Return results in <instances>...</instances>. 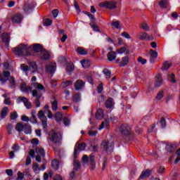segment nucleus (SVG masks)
<instances>
[{"label": "nucleus", "instance_id": "nucleus-1", "mask_svg": "<svg viewBox=\"0 0 180 180\" xmlns=\"http://www.w3.org/2000/svg\"><path fill=\"white\" fill-rule=\"evenodd\" d=\"M31 47H27V45L21 44L18 47L12 49V51L15 56H24L25 57H29L33 56L32 52H30Z\"/></svg>", "mask_w": 180, "mask_h": 180}, {"label": "nucleus", "instance_id": "nucleus-2", "mask_svg": "<svg viewBox=\"0 0 180 180\" xmlns=\"http://www.w3.org/2000/svg\"><path fill=\"white\" fill-rule=\"evenodd\" d=\"M48 137L50 141H52L55 144H58L63 140V136L60 132H56L54 129H51L49 131Z\"/></svg>", "mask_w": 180, "mask_h": 180}, {"label": "nucleus", "instance_id": "nucleus-3", "mask_svg": "<svg viewBox=\"0 0 180 180\" xmlns=\"http://www.w3.org/2000/svg\"><path fill=\"white\" fill-rule=\"evenodd\" d=\"M15 129L17 131H18V133L24 131L25 134H32V125L30 124H23L22 123L18 122Z\"/></svg>", "mask_w": 180, "mask_h": 180}, {"label": "nucleus", "instance_id": "nucleus-4", "mask_svg": "<svg viewBox=\"0 0 180 180\" xmlns=\"http://www.w3.org/2000/svg\"><path fill=\"white\" fill-rule=\"evenodd\" d=\"M82 161L83 164H88V162H89L92 171L96 168V163L95 162V155L94 154H91L89 157H88L86 155H83L82 158Z\"/></svg>", "mask_w": 180, "mask_h": 180}, {"label": "nucleus", "instance_id": "nucleus-5", "mask_svg": "<svg viewBox=\"0 0 180 180\" xmlns=\"http://www.w3.org/2000/svg\"><path fill=\"white\" fill-rule=\"evenodd\" d=\"M101 148H103L107 154H112L115 148V143L109 141H103L101 143Z\"/></svg>", "mask_w": 180, "mask_h": 180}, {"label": "nucleus", "instance_id": "nucleus-6", "mask_svg": "<svg viewBox=\"0 0 180 180\" xmlns=\"http://www.w3.org/2000/svg\"><path fill=\"white\" fill-rule=\"evenodd\" d=\"M99 6L100 8H105L106 9H109L110 11H113V9H116V8H117V3L113 1H105L104 2L100 3Z\"/></svg>", "mask_w": 180, "mask_h": 180}, {"label": "nucleus", "instance_id": "nucleus-7", "mask_svg": "<svg viewBox=\"0 0 180 180\" xmlns=\"http://www.w3.org/2000/svg\"><path fill=\"white\" fill-rule=\"evenodd\" d=\"M120 131L122 136H130L131 134V128L129 127L127 124H122L120 127Z\"/></svg>", "mask_w": 180, "mask_h": 180}, {"label": "nucleus", "instance_id": "nucleus-8", "mask_svg": "<svg viewBox=\"0 0 180 180\" xmlns=\"http://www.w3.org/2000/svg\"><path fill=\"white\" fill-rule=\"evenodd\" d=\"M11 77V72L9 71H4L3 74L0 72V82H1V85H5L6 82L9 80V77Z\"/></svg>", "mask_w": 180, "mask_h": 180}, {"label": "nucleus", "instance_id": "nucleus-9", "mask_svg": "<svg viewBox=\"0 0 180 180\" xmlns=\"http://www.w3.org/2000/svg\"><path fill=\"white\" fill-rule=\"evenodd\" d=\"M32 96L36 98V99L34 101L35 106L37 108H40V105H41L40 99H41V96H43V95L41 94H39L37 90H33L32 91Z\"/></svg>", "mask_w": 180, "mask_h": 180}, {"label": "nucleus", "instance_id": "nucleus-10", "mask_svg": "<svg viewBox=\"0 0 180 180\" xmlns=\"http://www.w3.org/2000/svg\"><path fill=\"white\" fill-rule=\"evenodd\" d=\"M40 58L44 61H49L51 58V53L46 50V49H44L40 53Z\"/></svg>", "mask_w": 180, "mask_h": 180}, {"label": "nucleus", "instance_id": "nucleus-11", "mask_svg": "<svg viewBox=\"0 0 180 180\" xmlns=\"http://www.w3.org/2000/svg\"><path fill=\"white\" fill-rule=\"evenodd\" d=\"M153 171H154V169H146L145 170H143L139 177V179H146V178H150L151 174L153 173Z\"/></svg>", "mask_w": 180, "mask_h": 180}, {"label": "nucleus", "instance_id": "nucleus-12", "mask_svg": "<svg viewBox=\"0 0 180 180\" xmlns=\"http://www.w3.org/2000/svg\"><path fill=\"white\" fill-rule=\"evenodd\" d=\"M1 41L5 44L6 47H9V41H11V35L8 32H4L1 36Z\"/></svg>", "mask_w": 180, "mask_h": 180}, {"label": "nucleus", "instance_id": "nucleus-13", "mask_svg": "<svg viewBox=\"0 0 180 180\" xmlns=\"http://www.w3.org/2000/svg\"><path fill=\"white\" fill-rule=\"evenodd\" d=\"M23 15L21 13H15L11 18L12 23H22Z\"/></svg>", "mask_w": 180, "mask_h": 180}, {"label": "nucleus", "instance_id": "nucleus-14", "mask_svg": "<svg viewBox=\"0 0 180 180\" xmlns=\"http://www.w3.org/2000/svg\"><path fill=\"white\" fill-rule=\"evenodd\" d=\"M57 65L56 63H49L46 68V71L48 74L52 75L56 72Z\"/></svg>", "mask_w": 180, "mask_h": 180}, {"label": "nucleus", "instance_id": "nucleus-15", "mask_svg": "<svg viewBox=\"0 0 180 180\" xmlns=\"http://www.w3.org/2000/svg\"><path fill=\"white\" fill-rule=\"evenodd\" d=\"M139 40L144 41V40H154V37L153 35H149L147 32H143L139 36Z\"/></svg>", "mask_w": 180, "mask_h": 180}, {"label": "nucleus", "instance_id": "nucleus-16", "mask_svg": "<svg viewBox=\"0 0 180 180\" xmlns=\"http://www.w3.org/2000/svg\"><path fill=\"white\" fill-rule=\"evenodd\" d=\"M75 91H81L85 86V82L82 79H77L74 84Z\"/></svg>", "mask_w": 180, "mask_h": 180}, {"label": "nucleus", "instance_id": "nucleus-17", "mask_svg": "<svg viewBox=\"0 0 180 180\" xmlns=\"http://www.w3.org/2000/svg\"><path fill=\"white\" fill-rule=\"evenodd\" d=\"M33 8H34V5H33V4L25 3L22 6V10L25 13H30V12L33 11Z\"/></svg>", "mask_w": 180, "mask_h": 180}, {"label": "nucleus", "instance_id": "nucleus-18", "mask_svg": "<svg viewBox=\"0 0 180 180\" xmlns=\"http://www.w3.org/2000/svg\"><path fill=\"white\" fill-rule=\"evenodd\" d=\"M18 100L20 101V102H23L25 106L27 108V109H32V103L29 101V99L26 97H19Z\"/></svg>", "mask_w": 180, "mask_h": 180}, {"label": "nucleus", "instance_id": "nucleus-19", "mask_svg": "<svg viewBox=\"0 0 180 180\" xmlns=\"http://www.w3.org/2000/svg\"><path fill=\"white\" fill-rule=\"evenodd\" d=\"M164 82V80L162 79V77L161 76V75H158L155 77V88H160V86H161V85H162V82Z\"/></svg>", "mask_w": 180, "mask_h": 180}, {"label": "nucleus", "instance_id": "nucleus-20", "mask_svg": "<svg viewBox=\"0 0 180 180\" xmlns=\"http://www.w3.org/2000/svg\"><path fill=\"white\" fill-rule=\"evenodd\" d=\"M32 46L34 53H41L44 49H43V45L41 44H34Z\"/></svg>", "mask_w": 180, "mask_h": 180}, {"label": "nucleus", "instance_id": "nucleus-21", "mask_svg": "<svg viewBox=\"0 0 180 180\" xmlns=\"http://www.w3.org/2000/svg\"><path fill=\"white\" fill-rule=\"evenodd\" d=\"M8 113H9V108L4 107L1 110V112L0 114V120H2L3 119H6V116H8Z\"/></svg>", "mask_w": 180, "mask_h": 180}, {"label": "nucleus", "instance_id": "nucleus-22", "mask_svg": "<svg viewBox=\"0 0 180 180\" xmlns=\"http://www.w3.org/2000/svg\"><path fill=\"white\" fill-rule=\"evenodd\" d=\"M158 5L161 9H167L168 6H169V1L167 0H160L158 2Z\"/></svg>", "mask_w": 180, "mask_h": 180}, {"label": "nucleus", "instance_id": "nucleus-23", "mask_svg": "<svg viewBox=\"0 0 180 180\" xmlns=\"http://www.w3.org/2000/svg\"><path fill=\"white\" fill-rule=\"evenodd\" d=\"M105 106L107 109H112L113 108V99L112 97H109L105 103Z\"/></svg>", "mask_w": 180, "mask_h": 180}, {"label": "nucleus", "instance_id": "nucleus-24", "mask_svg": "<svg viewBox=\"0 0 180 180\" xmlns=\"http://www.w3.org/2000/svg\"><path fill=\"white\" fill-rule=\"evenodd\" d=\"M81 101V93L79 92H76L75 94L72 96V102L74 103H78Z\"/></svg>", "mask_w": 180, "mask_h": 180}, {"label": "nucleus", "instance_id": "nucleus-25", "mask_svg": "<svg viewBox=\"0 0 180 180\" xmlns=\"http://www.w3.org/2000/svg\"><path fill=\"white\" fill-rule=\"evenodd\" d=\"M76 53L79 56H86V54H88V51L81 46L77 48Z\"/></svg>", "mask_w": 180, "mask_h": 180}, {"label": "nucleus", "instance_id": "nucleus-26", "mask_svg": "<svg viewBox=\"0 0 180 180\" xmlns=\"http://www.w3.org/2000/svg\"><path fill=\"white\" fill-rule=\"evenodd\" d=\"M75 147H76L79 151H84L85 148H86V143L85 142H82V143H77Z\"/></svg>", "mask_w": 180, "mask_h": 180}, {"label": "nucleus", "instance_id": "nucleus-27", "mask_svg": "<svg viewBox=\"0 0 180 180\" xmlns=\"http://www.w3.org/2000/svg\"><path fill=\"white\" fill-rule=\"evenodd\" d=\"M175 148H176V146L175 144L167 145L166 146V151L172 154L173 153H175Z\"/></svg>", "mask_w": 180, "mask_h": 180}, {"label": "nucleus", "instance_id": "nucleus-28", "mask_svg": "<svg viewBox=\"0 0 180 180\" xmlns=\"http://www.w3.org/2000/svg\"><path fill=\"white\" fill-rule=\"evenodd\" d=\"M108 61H114L116 60V52L111 51L107 54Z\"/></svg>", "mask_w": 180, "mask_h": 180}, {"label": "nucleus", "instance_id": "nucleus-29", "mask_svg": "<svg viewBox=\"0 0 180 180\" xmlns=\"http://www.w3.org/2000/svg\"><path fill=\"white\" fill-rule=\"evenodd\" d=\"M127 64H129V56L123 57L119 65L120 67H126Z\"/></svg>", "mask_w": 180, "mask_h": 180}, {"label": "nucleus", "instance_id": "nucleus-30", "mask_svg": "<svg viewBox=\"0 0 180 180\" xmlns=\"http://www.w3.org/2000/svg\"><path fill=\"white\" fill-rule=\"evenodd\" d=\"M103 74H104L106 79H110V78H112V71L109 70L108 68H104L103 70Z\"/></svg>", "mask_w": 180, "mask_h": 180}, {"label": "nucleus", "instance_id": "nucleus-31", "mask_svg": "<svg viewBox=\"0 0 180 180\" xmlns=\"http://www.w3.org/2000/svg\"><path fill=\"white\" fill-rule=\"evenodd\" d=\"M90 26H91L94 32H101L99 26H98V24H96V19L94 20V22L91 21Z\"/></svg>", "mask_w": 180, "mask_h": 180}, {"label": "nucleus", "instance_id": "nucleus-32", "mask_svg": "<svg viewBox=\"0 0 180 180\" xmlns=\"http://www.w3.org/2000/svg\"><path fill=\"white\" fill-rule=\"evenodd\" d=\"M72 84H73L72 80H66L60 83V86L64 89V88H67L70 86V85H72Z\"/></svg>", "mask_w": 180, "mask_h": 180}, {"label": "nucleus", "instance_id": "nucleus-33", "mask_svg": "<svg viewBox=\"0 0 180 180\" xmlns=\"http://www.w3.org/2000/svg\"><path fill=\"white\" fill-rule=\"evenodd\" d=\"M103 110H102L101 108H99L96 113V119H98V120H102V119H103Z\"/></svg>", "mask_w": 180, "mask_h": 180}, {"label": "nucleus", "instance_id": "nucleus-34", "mask_svg": "<svg viewBox=\"0 0 180 180\" xmlns=\"http://www.w3.org/2000/svg\"><path fill=\"white\" fill-rule=\"evenodd\" d=\"M75 70V66L74 65V63L72 62H70L67 65H66V71L67 72H72Z\"/></svg>", "mask_w": 180, "mask_h": 180}, {"label": "nucleus", "instance_id": "nucleus-35", "mask_svg": "<svg viewBox=\"0 0 180 180\" xmlns=\"http://www.w3.org/2000/svg\"><path fill=\"white\" fill-rule=\"evenodd\" d=\"M81 64L83 68H89L91 67V61L89 60H81Z\"/></svg>", "mask_w": 180, "mask_h": 180}, {"label": "nucleus", "instance_id": "nucleus-36", "mask_svg": "<svg viewBox=\"0 0 180 180\" xmlns=\"http://www.w3.org/2000/svg\"><path fill=\"white\" fill-rule=\"evenodd\" d=\"M63 113H61L60 112H57L56 114H55V120L56 122H61V120H63Z\"/></svg>", "mask_w": 180, "mask_h": 180}, {"label": "nucleus", "instance_id": "nucleus-37", "mask_svg": "<svg viewBox=\"0 0 180 180\" xmlns=\"http://www.w3.org/2000/svg\"><path fill=\"white\" fill-rule=\"evenodd\" d=\"M54 101L51 103L52 110H57L58 109V101L56 98H53Z\"/></svg>", "mask_w": 180, "mask_h": 180}, {"label": "nucleus", "instance_id": "nucleus-38", "mask_svg": "<svg viewBox=\"0 0 180 180\" xmlns=\"http://www.w3.org/2000/svg\"><path fill=\"white\" fill-rule=\"evenodd\" d=\"M73 167L75 171H78V169L81 168V163H79V161L77 160V159H75Z\"/></svg>", "mask_w": 180, "mask_h": 180}, {"label": "nucleus", "instance_id": "nucleus-39", "mask_svg": "<svg viewBox=\"0 0 180 180\" xmlns=\"http://www.w3.org/2000/svg\"><path fill=\"white\" fill-rule=\"evenodd\" d=\"M172 64L169 63L168 61H165L162 67V71H167V70L171 67Z\"/></svg>", "mask_w": 180, "mask_h": 180}, {"label": "nucleus", "instance_id": "nucleus-40", "mask_svg": "<svg viewBox=\"0 0 180 180\" xmlns=\"http://www.w3.org/2000/svg\"><path fill=\"white\" fill-rule=\"evenodd\" d=\"M8 81L11 88H15V86H16V81H15V77H11L8 79Z\"/></svg>", "mask_w": 180, "mask_h": 180}, {"label": "nucleus", "instance_id": "nucleus-41", "mask_svg": "<svg viewBox=\"0 0 180 180\" xmlns=\"http://www.w3.org/2000/svg\"><path fill=\"white\" fill-rule=\"evenodd\" d=\"M42 122V127L44 129V131H47V128L49 126L47 125V117H44V119L41 120Z\"/></svg>", "mask_w": 180, "mask_h": 180}, {"label": "nucleus", "instance_id": "nucleus-42", "mask_svg": "<svg viewBox=\"0 0 180 180\" xmlns=\"http://www.w3.org/2000/svg\"><path fill=\"white\" fill-rule=\"evenodd\" d=\"M141 29H143V30H145L146 32H150V27L146 22L141 24Z\"/></svg>", "mask_w": 180, "mask_h": 180}, {"label": "nucleus", "instance_id": "nucleus-43", "mask_svg": "<svg viewBox=\"0 0 180 180\" xmlns=\"http://www.w3.org/2000/svg\"><path fill=\"white\" fill-rule=\"evenodd\" d=\"M149 54H150V57H152L153 58H157L158 57V53L153 49H150L149 51Z\"/></svg>", "mask_w": 180, "mask_h": 180}, {"label": "nucleus", "instance_id": "nucleus-44", "mask_svg": "<svg viewBox=\"0 0 180 180\" xmlns=\"http://www.w3.org/2000/svg\"><path fill=\"white\" fill-rule=\"evenodd\" d=\"M11 150L14 151V153H18L19 150H20V146H19L18 143H15L13 147L11 148Z\"/></svg>", "mask_w": 180, "mask_h": 180}, {"label": "nucleus", "instance_id": "nucleus-45", "mask_svg": "<svg viewBox=\"0 0 180 180\" xmlns=\"http://www.w3.org/2000/svg\"><path fill=\"white\" fill-rule=\"evenodd\" d=\"M18 112L16 111L11 112L10 114V119L11 120H15V119H18Z\"/></svg>", "mask_w": 180, "mask_h": 180}, {"label": "nucleus", "instance_id": "nucleus-46", "mask_svg": "<svg viewBox=\"0 0 180 180\" xmlns=\"http://www.w3.org/2000/svg\"><path fill=\"white\" fill-rule=\"evenodd\" d=\"M137 61L142 64V65H144L145 64H147V59L143 58V57L139 56L137 59Z\"/></svg>", "mask_w": 180, "mask_h": 180}, {"label": "nucleus", "instance_id": "nucleus-47", "mask_svg": "<svg viewBox=\"0 0 180 180\" xmlns=\"http://www.w3.org/2000/svg\"><path fill=\"white\" fill-rule=\"evenodd\" d=\"M105 127H108V126H109V121L105 120V122H103L101 124V125H100L98 129H99V130H102V129H103V127H105Z\"/></svg>", "mask_w": 180, "mask_h": 180}, {"label": "nucleus", "instance_id": "nucleus-48", "mask_svg": "<svg viewBox=\"0 0 180 180\" xmlns=\"http://www.w3.org/2000/svg\"><path fill=\"white\" fill-rule=\"evenodd\" d=\"M20 68L22 71H24V72H27V71L30 70L29 66L26 64H21Z\"/></svg>", "mask_w": 180, "mask_h": 180}, {"label": "nucleus", "instance_id": "nucleus-49", "mask_svg": "<svg viewBox=\"0 0 180 180\" xmlns=\"http://www.w3.org/2000/svg\"><path fill=\"white\" fill-rule=\"evenodd\" d=\"M20 89L22 92H27V86L26 83L25 82L21 83Z\"/></svg>", "mask_w": 180, "mask_h": 180}, {"label": "nucleus", "instance_id": "nucleus-50", "mask_svg": "<svg viewBox=\"0 0 180 180\" xmlns=\"http://www.w3.org/2000/svg\"><path fill=\"white\" fill-rule=\"evenodd\" d=\"M103 91V83H100L97 86V92L98 94H102Z\"/></svg>", "mask_w": 180, "mask_h": 180}, {"label": "nucleus", "instance_id": "nucleus-51", "mask_svg": "<svg viewBox=\"0 0 180 180\" xmlns=\"http://www.w3.org/2000/svg\"><path fill=\"white\" fill-rule=\"evenodd\" d=\"M52 24H53V20H51V19H49V18H46L44 22V26H51Z\"/></svg>", "mask_w": 180, "mask_h": 180}, {"label": "nucleus", "instance_id": "nucleus-52", "mask_svg": "<svg viewBox=\"0 0 180 180\" xmlns=\"http://www.w3.org/2000/svg\"><path fill=\"white\" fill-rule=\"evenodd\" d=\"M162 129H165L167 127V121L165 117H162L160 122Z\"/></svg>", "mask_w": 180, "mask_h": 180}, {"label": "nucleus", "instance_id": "nucleus-53", "mask_svg": "<svg viewBox=\"0 0 180 180\" xmlns=\"http://www.w3.org/2000/svg\"><path fill=\"white\" fill-rule=\"evenodd\" d=\"M85 15L89 16V18H90L91 22H95V19H96V18L91 13H89L88 11H86Z\"/></svg>", "mask_w": 180, "mask_h": 180}, {"label": "nucleus", "instance_id": "nucleus-54", "mask_svg": "<svg viewBox=\"0 0 180 180\" xmlns=\"http://www.w3.org/2000/svg\"><path fill=\"white\" fill-rule=\"evenodd\" d=\"M162 98H164V91H159L156 96V99H158V101H161Z\"/></svg>", "mask_w": 180, "mask_h": 180}, {"label": "nucleus", "instance_id": "nucleus-55", "mask_svg": "<svg viewBox=\"0 0 180 180\" xmlns=\"http://www.w3.org/2000/svg\"><path fill=\"white\" fill-rule=\"evenodd\" d=\"M52 167L55 169V171H58V168H60V163H58V162H53Z\"/></svg>", "mask_w": 180, "mask_h": 180}, {"label": "nucleus", "instance_id": "nucleus-56", "mask_svg": "<svg viewBox=\"0 0 180 180\" xmlns=\"http://www.w3.org/2000/svg\"><path fill=\"white\" fill-rule=\"evenodd\" d=\"M111 25H112L114 27H115V29H119V27L120 26V21L117 20V21L112 22L111 23Z\"/></svg>", "mask_w": 180, "mask_h": 180}, {"label": "nucleus", "instance_id": "nucleus-57", "mask_svg": "<svg viewBox=\"0 0 180 180\" xmlns=\"http://www.w3.org/2000/svg\"><path fill=\"white\" fill-rule=\"evenodd\" d=\"M25 179V174L22 173V172H18V177L16 180H22Z\"/></svg>", "mask_w": 180, "mask_h": 180}, {"label": "nucleus", "instance_id": "nucleus-58", "mask_svg": "<svg viewBox=\"0 0 180 180\" xmlns=\"http://www.w3.org/2000/svg\"><path fill=\"white\" fill-rule=\"evenodd\" d=\"M36 85H37V88L38 89H41V91H42L43 89H44V86H43V84H39V83H37V82H34V83L33 84V86H36Z\"/></svg>", "mask_w": 180, "mask_h": 180}, {"label": "nucleus", "instance_id": "nucleus-59", "mask_svg": "<svg viewBox=\"0 0 180 180\" xmlns=\"http://www.w3.org/2000/svg\"><path fill=\"white\" fill-rule=\"evenodd\" d=\"M30 121L31 122V123L36 124V123H37V119H36V115L32 114V117L30 119Z\"/></svg>", "mask_w": 180, "mask_h": 180}, {"label": "nucleus", "instance_id": "nucleus-60", "mask_svg": "<svg viewBox=\"0 0 180 180\" xmlns=\"http://www.w3.org/2000/svg\"><path fill=\"white\" fill-rule=\"evenodd\" d=\"M6 129L8 130V134H12V129H13V124H8L6 127Z\"/></svg>", "mask_w": 180, "mask_h": 180}, {"label": "nucleus", "instance_id": "nucleus-61", "mask_svg": "<svg viewBox=\"0 0 180 180\" xmlns=\"http://www.w3.org/2000/svg\"><path fill=\"white\" fill-rule=\"evenodd\" d=\"M38 117L41 120L42 119H44V117H47L44 116V112H43V110H39L38 112Z\"/></svg>", "mask_w": 180, "mask_h": 180}, {"label": "nucleus", "instance_id": "nucleus-62", "mask_svg": "<svg viewBox=\"0 0 180 180\" xmlns=\"http://www.w3.org/2000/svg\"><path fill=\"white\" fill-rule=\"evenodd\" d=\"M88 134L90 137H95L98 134V131H89Z\"/></svg>", "mask_w": 180, "mask_h": 180}, {"label": "nucleus", "instance_id": "nucleus-63", "mask_svg": "<svg viewBox=\"0 0 180 180\" xmlns=\"http://www.w3.org/2000/svg\"><path fill=\"white\" fill-rule=\"evenodd\" d=\"M32 169L34 171V172L39 171V169H40L39 168V164H37V163H34V164L32 165Z\"/></svg>", "mask_w": 180, "mask_h": 180}, {"label": "nucleus", "instance_id": "nucleus-64", "mask_svg": "<svg viewBox=\"0 0 180 180\" xmlns=\"http://www.w3.org/2000/svg\"><path fill=\"white\" fill-rule=\"evenodd\" d=\"M70 123V119L68 117H64L63 118V124L65 126H68Z\"/></svg>", "mask_w": 180, "mask_h": 180}]
</instances>
